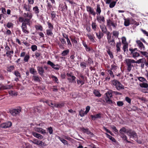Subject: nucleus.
Segmentation results:
<instances>
[{
	"instance_id": "f257e3e1",
	"label": "nucleus",
	"mask_w": 148,
	"mask_h": 148,
	"mask_svg": "<svg viewBox=\"0 0 148 148\" xmlns=\"http://www.w3.org/2000/svg\"><path fill=\"white\" fill-rule=\"evenodd\" d=\"M25 22H23L21 25V28L22 31L23 32L26 34L29 33V32L27 30V25H30L29 19L28 18H25L24 21Z\"/></svg>"
},
{
	"instance_id": "f03ea898",
	"label": "nucleus",
	"mask_w": 148,
	"mask_h": 148,
	"mask_svg": "<svg viewBox=\"0 0 148 148\" xmlns=\"http://www.w3.org/2000/svg\"><path fill=\"white\" fill-rule=\"evenodd\" d=\"M126 64L127 66V70L128 72L131 71L133 67H134L132 63H135V61L133 59H126L125 60Z\"/></svg>"
},
{
	"instance_id": "7ed1b4c3",
	"label": "nucleus",
	"mask_w": 148,
	"mask_h": 148,
	"mask_svg": "<svg viewBox=\"0 0 148 148\" xmlns=\"http://www.w3.org/2000/svg\"><path fill=\"white\" fill-rule=\"evenodd\" d=\"M127 131L128 129H126L125 127H123L120 129L119 132L120 134V136L127 143H130V142L127 140V136L125 134V133H126L127 134Z\"/></svg>"
},
{
	"instance_id": "20e7f679",
	"label": "nucleus",
	"mask_w": 148,
	"mask_h": 148,
	"mask_svg": "<svg viewBox=\"0 0 148 148\" xmlns=\"http://www.w3.org/2000/svg\"><path fill=\"white\" fill-rule=\"evenodd\" d=\"M112 83L115 86L116 89L118 90L123 89L124 88V86L117 80H113L112 81Z\"/></svg>"
},
{
	"instance_id": "39448f33",
	"label": "nucleus",
	"mask_w": 148,
	"mask_h": 148,
	"mask_svg": "<svg viewBox=\"0 0 148 148\" xmlns=\"http://www.w3.org/2000/svg\"><path fill=\"white\" fill-rule=\"evenodd\" d=\"M106 26L108 28L112 30V26L113 28L115 29L117 26V24L116 23L114 22L112 19H108L106 20Z\"/></svg>"
},
{
	"instance_id": "423d86ee",
	"label": "nucleus",
	"mask_w": 148,
	"mask_h": 148,
	"mask_svg": "<svg viewBox=\"0 0 148 148\" xmlns=\"http://www.w3.org/2000/svg\"><path fill=\"white\" fill-rule=\"evenodd\" d=\"M127 134L129 136L130 138L137 139L138 135L137 133L134 130L132 129L129 128L127 132Z\"/></svg>"
},
{
	"instance_id": "0eeeda50",
	"label": "nucleus",
	"mask_w": 148,
	"mask_h": 148,
	"mask_svg": "<svg viewBox=\"0 0 148 148\" xmlns=\"http://www.w3.org/2000/svg\"><path fill=\"white\" fill-rule=\"evenodd\" d=\"M21 111V108L18 107L10 110V112L12 116H16L19 115Z\"/></svg>"
},
{
	"instance_id": "6e6552de",
	"label": "nucleus",
	"mask_w": 148,
	"mask_h": 148,
	"mask_svg": "<svg viewBox=\"0 0 148 148\" xmlns=\"http://www.w3.org/2000/svg\"><path fill=\"white\" fill-rule=\"evenodd\" d=\"M64 5L62 3L60 4L59 6V10H60L62 11V13L64 14H65L66 12L68 9V7L66 3L64 2Z\"/></svg>"
},
{
	"instance_id": "1a4fd4ad",
	"label": "nucleus",
	"mask_w": 148,
	"mask_h": 148,
	"mask_svg": "<svg viewBox=\"0 0 148 148\" xmlns=\"http://www.w3.org/2000/svg\"><path fill=\"white\" fill-rule=\"evenodd\" d=\"M80 130L83 133H86L88 135H89L91 137H92L94 135V134L91 132L89 130V129L88 128H85L83 127L80 128Z\"/></svg>"
},
{
	"instance_id": "9d476101",
	"label": "nucleus",
	"mask_w": 148,
	"mask_h": 148,
	"mask_svg": "<svg viewBox=\"0 0 148 148\" xmlns=\"http://www.w3.org/2000/svg\"><path fill=\"white\" fill-rule=\"evenodd\" d=\"M52 3L49 2L48 0H46V2L47 3V9L48 10H51V8L52 7V4H55L56 2L55 0H49Z\"/></svg>"
},
{
	"instance_id": "9b49d317",
	"label": "nucleus",
	"mask_w": 148,
	"mask_h": 148,
	"mask_svg": "<svg viewBox=\"0 0 148 148\" xmlns=\"http://www.w3.org/2000/svg\"><path fill=\"white\" fill-rule=\"evenodd\" d=\"M86 8L87 11L89 12L90 14H91L94 16H95L96 13L94 11V10L93 8L89 6H87Z\"/></svg>"
},
{
	"instance_id": "f8f14e48",
	"label": "nucleus",
	"mask_w": 148,
	"mask_h": 148,
	"mask_svg": "<svg viewBox=\"0 0 148 148\" xmlns=\"http://www.w3.org/2000/svg\"><path fill=\"white\" fill-rule=\"evenodd\" d=\"M136 42L137 44V46L139 48L140 50L142 51H144L145 50V47L140 40H137Z\"/></svg>"
},
{
	"instance_id": "ddd939ff",
	"label": "nucleus",
	"mask_w": 148,
	"mask_h": 148,
	"mask_svg": "<svg viewBox=\"0 0 148 148\" xmlns=\"http://www.w3.org/2000/svg\"><path fill=\"white\" fill-rule=\"evenodd\" d=\"M38 73L41 76H42L45 72L42 66H38L37 67Z\"/></svg>"
},
{
	"instance_id": "4468645a",
	"label": "nucleus",
	"mask_w": 148,
	"mask_h": 148,
	"mask_svg": "<svg viewBox=\"0 0 148 148\" xmlns=\"http://www.w3.org/2000/svg\"><path fill=\"white\" fill-rule=\"evenodd\" d=\"M97 20L99 23H101L102 22H104L105 21L104 17L103 16H100L99 15L97 16Z\"/></svg>"
},
{
	"instance_id": "2eb2a0df",
	"label": "nucleus",
	"mask_w": 148,
	"mask_h": 148,
	"mask_svg": "<svg viewBox=\"0 0 148 148\" xmlns=\"http://www.w3.org/2000/svg\"><path fill=\"white\" fill-rule=\"evenodd\" d=\"M14 51L12 49H11V50H10L6 52L5 54H4L3 56H6L8 57L11 58L12 57V54L14 53Z\"/></svg>"
},
{
	"instance_id": "dca6fc26",
	"label": "nucleus",
	"mask_w": 148,
	"mask_h": 148,
	"mask_svg": "<svg viewBox=\"0 0 148 148\" xmlns=\"http://www.w3.org/2000/svg\"><path fill=\"white\" fill-rule=\"evenodd\" d=\"M72 73H66V75L68 77H71V83H73L76 82L75 79L76 77L75 76L72 75Z\"/></svg>"
},
{
	"instance_id": "f3484780",
	"label": "nucleus",
	"mask_w": 148,
	"mask_h": 148,
	"mask_svg": "<svg viewBox=\"0 0 148 148\" xmlns=\"http://www.w3.org/2000/svg\"><path fill=\"white\" fill-rule=\"evenodd\" d=\"M32 10L34 13L36 15L38 16V14L40 12V10L39 8L37 6H36L33 8Z\"/></svg>"
},
{
	"instance_id": "a211bd4d",
	"label": "nucleus",
	"mask_w": 148,
	"mask_h": 148,
	"mask_svg": "<svg viewBox=\"0 0 148 148\" xmlns=\"http://www.w3.org/2000/svg\"><path fill=\"white\" fill-rule=\"evenodd\" d=\"M101 10L100 6V5L97 4V5L96 8V14L98 15L99 16L100 15L101 12Z\"/></svg>"
},
{
	"instance_id": "6ab92c4d",
	"label": "nucleus",
	"mask_w": 148,
	"mask_h": 148,
	"mask_svg": "<svg viewBox=\"0 0 148 148\" xmlns=\"http://www.w3.org/2000/svg\"><path fill=\"white\" fill-rule=\"evenodd\" d=\"M96 36L99 40L102 38L104 36V34L101 31H99V32H95Z\"/></svg>"
},
{
	"instance_id": "aec40b11",
	"label": "nucleus",
	"mask_w": 148,
	"mask_h": 148,
	"mask_svg": "<svg viewBox=\"0 0 148 148\" xmlns=\"http://www.w3.org/2000/svg\"><path fill=\"white\" fill-rule=\"evenodd\" d=\"M31 6L28 4H24L23 5V8L27 11L30 12Z\"/></svg>"
},
{
	"instance_id": "412c9836",
	"label": "nucleus",
	"mask_w": 148,
	"mask_h": 148,
	"mask_svg": "<svg viewBox=\"0 0 148 148\" xmlns=\"http://www.w3.org/2000/svg\"><path fill=\"white\" fill-rule=\"evenodd\" d=\"M33 135L34 137L40 139H41L43 138V136L42 135L35 132L33 133Z\"/></svg>"
},
{
	"instance_id": "4be33fe9",
	"label": "nucleus",
	"mask_w": 148,
	"mask_h": 148,
	"mask_svg": "<svg viewBox=\"0 0 148 148\" xmlns=\"http://www.w3.org/2000/svg\"><path fill=\"white\" fill-rule=\"evenodd\" d=\"M86 36L88 37L89 39L92 42H95L96 41L95 40V37L92 35L90 34H86Z\"/></svg>"
},
{
	"instance_id": "5701e85b",
	"label": "nucleus",
	"mask_w": 148,
	"mask_h": 148,
	"mask_svg": "<svg viewBox=\"0 0 148 148\" xmlns=\"http://www.w3.org/2000/svg\"><path fill=\"white\" fill-rule=\"evenodd\" d=\"M112 39L108 41V43L111 46H114L115 44L114 38L113 36H112Z\"/></svg>"
},
{
	"instance_id": "b1692460",
	"label": "nucleus",
	"mask_w": 148,
	"mask_h": 148,
	"mask_svg": "<svg viewBox=\"0 0 148 148\" xmlns=\"http://www.w3.org/2000/svg\"><path fill=\"white\" fill-rule=\"evenodd\" d=\"M100 28L103 34H105L108 32V31L105 25H100Z\"/></svg>"
},
{
	"instance_id": "393cba45",
	"label": "nucleus",
	"mask_w": 148,
	"mask_h": 148,
	"mask_svg": "<svg viewBox=\"0 0 148 148\" xmlns=\"http://www.w3.org/2000/svg\"><path fill=\"white\" fill-rule=\"evenodd\" d=\"M105 134L106 135L107 137L109 138L110 140H111L112 142L116 143V140L112 136L109 135L107 133H105Z\"/></svg>"
},
{
	"instance_id": "a878e982",
	"label": "nucleus",
	"mask_w": 148,
	"mask_h": 148,
	"mask_svg": "<svg viewBox=\"0 0 148 148\" xmlns=\"http://www.w3.org/2000/svg\"><path fill=\"white\" fill-rule=\"evenodd\" d=\"M53 29H48L46 31V34L48 36H51L53 34Z\"/></svg>"
},
{
	"instance_id": "bb28decb",
	"label": "nucleus",
	"mask_w": 148,
	"mask_h": 148,
	"mask_svg": "<svg viewBox=\"0 0 148 148\" xmlns=\"http://www.w3.org/2000/svg\"><path fill=\"white\" fill-rule=\"evenodd\" d=\"M70 38L71 41L73 43V45H76L77 44V40L75 39V36L72 37L71 36L70 37Z\"/></svg>"
},
{
	"instance_id": "cd10ccee",
	"label": "nucleus",
	"mask_w": 148,
	"mask_h": 148,
	"mask_svg": "<svg viewBox=\"0 0 148 148\" xmlns=\"http://www.w3.org/2000/svg\"><path fill=\"white\" fill-rule=\"evenodd\" d=\"M121 43L120 41L116 43V51L117 52H120L121 51L120 47H121Z\"/></svg>"
},
{
	"instance_id": "c85d7f7f",
	"label": "nucleus",
	"mask_w": 148,
	"mask_h": 148,
	"mask_svg": "<svg viewBox=\"0 0 148 148\" xmlns=\"http://www.w3.org/2000/svg\"><path fill=\"white\" fill-rule=\"evenodd\" d=\"M130 23L131 24L137 26L139 25V23L138 22H136L132 18H130Z\"/></svg>"
},
{
	"instance_id": "c756f323",
	"label": "nucleus",
	"mask_w": 148,
	"mask_h": 148,
	"mask_svg": "<svg viewBox=\"0 0 148 148\" xmlns=\"http://www.w3.org/2000/svg\"><path fill=\"white\" fill-rule=\"evenodd\" d=\"M58 138L62 142L64 145H68L69 143L68 142L64 139L61 138L60 136H58Z\"/></svg>"
},
{
	"instance_id": "7c9ffc66",
	"label": "nucleus",
	"mask_w": 148,
	"mask_h": 148,
	"mask_svg": "<svg viewBox=\"0 0 148 148\" xmlns=\"http://www.w3.org/2000/svg\"><path fill=\"white\" fill-rule=\"evenodd\" d=\"M130 19L128 18L125 19L124 25L125 26H128L130 25Z\"/></svg>"
},
{
	"instance_id": "2f4dec72",
	"label": "nucleus",
	"mask_w": 148,
	"mask_h": 148,
	"mask_svg": "<svg viewBox=\"0 0 148 148\" xmlns=\"http://www.w3.org/2000/svg\"><path fill=\"white\" fill-rule=\"evenodd\" d=\"M36 131L42 134H47L45 130L41 128H37Z\"/></svg>"
},
{
	"instance_id": "473e14b6",
	"label": "nucleus",
	"mask_w": 148,
	"mask_h": 148,
	"mask_svg": "<svg viewBox=\"0 0 148 148\" xmlns=\"http://www.w3.org/2000/svg\"><path fill=\"white\" fill-rule=\"evenodd\" d=\"M82 44L85 47L86 51H89L91 50V49L90 47H88L86 45L85 42H83Z\"/></svg>"
},
{
	"instance_id": "72a5a7b5",
	"label": "nucleus",
	"mask_w": 148,
	"mask_h": 148,
	"mask_svg": "<svg viewBox=\"0 0 148 148\" xmlns=\"http://www.w3.org/2000/svg\"><path fill=\"white\" fill-rule=\"evenodd\" d=\"M69 53V50L68 49L64 50L61 53V56H64L67 55Z\"/></svg>"
},
{
	"instance_id": "f704fd0d",
	"label": "nucleus",
	"mask_w": 148,
	"mask_h": 148,
	"mask_svg": "<svg viewBox=\"0 0 148 148\" xmlns=\"http://www.w3.org/2000/svg\"><path fill=\"white\" fill-rule=\"evenodd\" d=\"M15 69V67L14 65H11L7 67V70L8 71L11 72Z\"/></svg>"
},
{
	"instance_id": "c9c22d12",
	"label": "nucleus",
	"mask_w": 148,
	"mask_h": 148,
	"mask_svg": "<svg viewBox=\"0 0 148 148\" xmlns=\"http://www.w3.org/2000/svg\"><path fill=\"white\" fill-rule=\"evenodd\" d=\"M130 55H132V57L134 58L140 56L139 53L137 52H132H132H131Z\"/></svg>"
},
{
	"instance_id": "e433bc0d",
	"label": "nucleus",
	"mask_w": 148,
	"mask_h": 148,
	"mask_svg": "<svg viewBox=\"0 0 148 148\" xmlns=\"http://www.w3.org/2000/svg\"><path fill=\"white\" fill-rule=\"evenodd\" d=\"M32 78L33 79L34 81L38 82H40V77H39L38 76L33 75L32 76Z\"/></svg>"
},
{
	"instance_id": "4c0bfd02",
	"label": "nucleus",
	"mask_w": 148,
	"mask_h": 148,
	"mask_svg": "<svg viewBox=\"0 0 148 148\" xmlns=\"http://www.w3.org/2000/svg\"><path fill=\"white\" fill-rule=\"evenodd\" d=\"M12 87V86L10 85H8L6 86H2L0 88L1 89L0 90H5L8 89H10Z\"/></svg>"
},
{
	"instance_id": "58836bf2",
	"label": "nucleus",
	"mask_w": 148,
	"mask_h": 148,
	"mask_svg": "<svg viewBox=\"0 0 148 148\" xmlns=\"http://www.w3.org/2000/svg\"><path fill=\"white\" fill-rule=\"evenodd\" d=\"M146 62V59L144 58L139 59L137 61H135V63L140 64V63H145Z\"/></svg>"
},
{
	"instance_id": "ea45409f",
	"label": "nucleus",
	"mask_w": 148,
	"mask_h": 148,
	"mask_svg": "<svg viewBox=\"0 0 148 148\" xmlns=\"http://www.w3.org/2000/svg\"><path fill=\"white\" fill-rule=\"evenodd\" d=\"M34 144L37 145L39 146L44 145V143L41 141H37L36 142L32 141Z\"/></svg>"
},
{
	"instance_id": "a19ab883",
	"label": "nucleus",
	"mask_w": 148,
	"mask_h": 148,
	"mask_svg": "<svg viewBox=\"0 0 148 148\" xmlns=\"http://www.w3.org/2000/svg\"><path fill=\"white\" fill-rule=\"evenodd\" d=\"M64 102H62L59 104H55L54 106L57 108H61L64 106Z\"/></svg>"
},
{
	"instance_id": "79ce46f5",
	"label": "nucleus",
	"mask_w": 148,
	"mask_h": 148,
	"mask_svg": "<svg viewBox=\"0 0 148 148\" xmlns=\"http://www.w3.org/2000/svg\"><path fill=\"white\" fill-rule=\"evenodd\" d=\"M77 84L79 85L80 84H81V86L83 85L85 83V80H81L80 79H77Z\"/></svg>"
},
{
	"instance_id": "37998d69",
	"label": "nucleus",
	"mask_w": 148,
	"mask_h": 148,
	"mask_svg": "<svg viewBox=\"0 0 148 148\" xmlns=\"http://www.w3.org/2000/svg\"><path fill=\"white\" fill-rule=\"evenodd\" d=\"M91 26L94 31H96L97 27L96 23L92 22L91 24Z\"/></svg>"
},
{
	"instance_id": "c03bdc74",
	"label": "nucleus",
	"mask_w": 148,
	"mask_h": 148,
	"mask_svg": "<svg viewBox=\"0 0 148 148\" xmlns=\"http://www.w3.org/2000/svg\"><path fill=\"white\" fill-rule=\"evenodd\" d=\"M51 77L52 79V80L56 83L58 84L59 83L58 79L56 77L53 75H52Z\"/></svg>"
},
{
	"instance_id": "a18cd8bd",
	"label": "nucleus",
	"mask_w": 148,
	"mask_h": 148,
	"mask_svg": "<svg viewBox=\"0 0 148 148\" xmlns=\"http://www.w3.org/2000/svg\"><path fill=\"white\" fill-rule=\"evenodd\" d=\"M140 86L141 88H148V84L146 82H143L140 84Z\"/></svg>"
},
{
	"instance_id": "49530a36",
	"label": "nucleus",
	"mask_w": 148,
	"mask_h": 148,
	"mask_svg": "<svg viewBox=\"0 0 148 148\" xmlns=\"http://www.w3.org/2000/svg\"><path fill=\"white\" fill-rule=\"evenodd\" d=\"M30 56L29 54H26L24 57L23 60L25 62H28L30 59Z\"/></svg>"
},
{
	"instance_id": "de8ad7c7",
	"label": "nucleus",
	"mask_w": 148,
	"mask_h": 148,
	"mask_svg": "<svg viewBox=\"0 0 148 148\" xmlns=\"http://www.w3.org/2000/svg\"><path fill=\"white\" fill-rule=\"evenodd\" d=\"M47 24L48 27V29H53L54 27L53 25L51 23L49 22V21L47 22Z\"/></svg>"
},
{
	"instance_id": "09e8293b",
	"label": "nucleus",
	"mask_w": 148,
	"mask_h": 148,
	"mask_svg": "<svg viewBox=\"0 0 148 148\" xmlns=\"http://www.w3.org/2000/svg\"><path fill=\"white\" fill-rule=\"evenodd\" d=\"M137 79L139 81L143 83L144 82H147V80L144 77H138Z\"/></svg>"
},
{
	"instance_id": "8fccbe9b",
	"label": "nucleus",
	"mask_w": 148,
	"mask_h": 148,
	"mask_svg": "<svg viewBox=\"0 0 148 148\" xmlns=\"http://www.w3.org/2000/svg\"><path fill=\"white\" fill-rule=\"evenodd\" d=\"M35 28L36 30H39L41 31H42L43 30V28L42 26L40 25H36L35 26Z\"/></svg>"
},
{
	"instance_id": "3c124183",
	"label": "nucleus",
	"mask_w": 148,
	"mask_h": 148,
	"mask_svg": "<svg viewBox=\"0 0 148 148\" xmlns=\"http://www.w3.org/2000/svg\"><path fill=\"white\" fill-rule=\"evenodd\" d=\"M128 43H126L123 45V50L124 52H125L127 51L128 52Z\"/></svg>"
},
{
	"instance_id": "603ef678",
	"label": "nucleus",
	"mask_w": 148,
	"mask_h": 148,
	"mask_svg": "<svg viewBox=\"0 0 148 148\" xmlns=\"http://www.w3.org/2000/svg\"><path fill=\"white\" fill-rule=\"evenodd\" d=\"M107 51L108 53L110 56V58L111 59H113L114 58V56L113 55L110 49H108L107 50Z\"/></svg>"
},
{
	"instance_id": "864d4df0",
	"label": "nucleus",
	"mask_w": 148,
	"mask_h": 148,
	"mask_svg": "<svg viewBox=\"0 0 148 148\" xmlns=\"http://www.w3.org/2000/svg\"><path fill=\"white\" fill-rule=\"evenodd\" d=\"M105 34H106L107 38L108 41H109V40H111V33H110L108 31Z\"/></svg>"
},
{
	"instance_id": "5fc2aeb1",
	"label": "nucleus",
	"mask_w": 148,
	"mask_h": 148,
	"mask_svg": "<svg viewBox=\"0 0 148 148\" xmlns=\"http://www.w3.org/2000/svg\"><path fill=\"white\" fill-rule=\"evenodd\" d=\"M93 93L97 97H100L101 96V95L100 93L98 91L95 90H94Z\"/></svg>"
},
{
	"instance_id": "6e6d98bb",
	"label": "nucleus",
	"mask_w": 148,
	"mask_h": 148,
	"mask_svg": "<svg viewBox=\"0 0 148 148\" xmlns=\"http://www.w3.org/2000/svg\"><path fill=\"white\" fill-rule=\"evenodd\" d=\"M51 18L53 19L56 17V12L54 11H51Z\"/></svg>"
},
{
	"instance_id": "4d7b16f0",
	"label": "nucleus",
	"mask_w": 148,
	"mask_h": 148,
	"mask_svg": "<svg viewBox=\"0 0 148 148\" xmlns=\"http://www.w3.org/2000/svg\"><path fill=\"white\" fill-rule=\"evenodd\" d=\"M9 93L10 95L12 96H16L17 95V92L14 91H10L9 92Z\"/></svg>"
},
{
	"instance_id": "13d9d810",
	"label": "nucleus",
	"mask_w": 148,
	"mask_h": 148,
	"mask_svg": "<svg viewBox=\"0 0 148 148\" xmlns=\"http://www.w3.org/2000/svg\"><path fill=\"white\" fill-rule=\"evenodd\" d=\"M29 70L30 73L33 75H35L37 73V71L33 68H30Z\"/></svg>"
},
{
	"instance_id": "bf43d9fd",
	"label": "nucleus",
	"mask_w": 148,
	"mask_h": 148,
	"mask_svg": "<svg viewBox=\"0 0 148 148\" xmlns=\"http://www.w3.org/2000/svg\"><path fill=\"white\" fill-rule=\"evenodd\" d=\"M14 74L16 77H18L19 78H21V74L18 71H14Z\"/></svg>"
},
{
	"instance_id": "052dcab7",
	"label": "nucleus",
	"mask_w": 148,
	"mask_h": 148,
	"mask_svg": "<svg viewBox=\"0 0 148 148\" xmlns=\"http://www.w3.org/2000/svg\"><path fill=\"white\" fill-rule=\"evenodd\" d=\"M47 129L48 131L49 132L50 134H53V130L52 127H49L47 128Z\"/></svg>"
},
{
	"instance_id": "680f3d73",
	"label": "nucleus",
	"mask_w": 148,
	"mask_h": 148,
	"mask_svg": "<svg viewBox=\"0 0 148 148\" xmlns=\"http://www.w3.org/2000/svg\"><path fill=\"white\" fill-rule=\"evenodd\" d=\"M66 41L67 43V45L69 48H71L72 47V45L71 43V41L69 38L66 39Z\"/></svg>"
},
{
	"instance_id": "e2e57ef3",
	"label": "nucleus",
	"mask_w": 148,
	"mask_h": 148,
	"mask_svg": "<svg viewBox=\"0 0 148 148\" xmlns=\"http://www.w3.org/2000/svg\"><path fill=\"white\" fill-rule=\"evenodd\" d=\"M105 99L106 102L108 104H112L113 103V102L110 99V98H105Z\"/></svg>"
},
{
	"instance_id": "0e129e2a",
	"label": "nucleus",
	"mask_w": 148,
	"mask_h": 148,
	"mask_svg": "<svg viewBox=\"0 0 148 148\" xmlns=\"http://www.w3.org/2000/svg\"><path fill=\"white\" fill-rule=\"evenodd\" d=\"M109 4V7L110 8H113L114 7L116 4V2L112 1Z\"/></svg>"
},
{
	"instance_id": "69168bd1",
	"label": "nucleus",
	"mask_w": 148,
	"mask_h": 148,
	"mask_svg": "<svg viewBox=\"0 0 148 148\" xmlns=\"http://www.w3.org/2000/svg\"><path fill=\"white\" fill-rule=\"evenodd\" d=\"M113 36H114L115 38H118L119 35V33L118 32L114 31L113 32Z\"/></svg>"
},
{
	"instance_id": "338daca9",
	"label": "nucleus",
	"mask_w": 148,
	"mask_h": 148,
	"mask_svg": "<svg viewBox=\"0 0 148 148\" xmlns=\"http://www.w3.org/2000/svg\"><path fill=\"white\" fill-rule=\"evenodd\" d=\"M27 16V18H28V19H29V21H30V20L32 18L33 15L32 14L31 12H27L26 13Z\"/></svg>"
},
{
	"instance_id": "774afa93",
	"label": "nucleus",
	"mask_w": 148,
	"mask_h": 148,
	"mask_svg": "<svg viewBox=\"0 0 148 148\" xmlns=\"http://www.w3.org/2000/svg\"><path fill=\"white\" fill-rule=\"evenodd\" d=\"M5 123L7 128L10 127L12 125V123L10 121L5 122Z\"/></svg>"
}]
</instances>
